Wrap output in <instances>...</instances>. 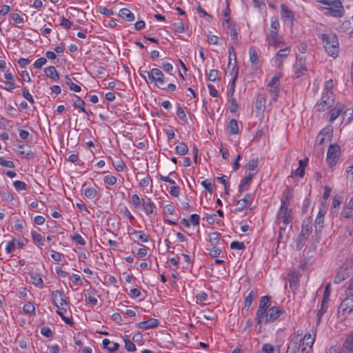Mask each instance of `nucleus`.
Wrapping results in <instances>:
<instances>
[{
	"mask_svg": "<svg viewBox=\"0 0 353 353\" xmlns=\"http://www.w3.org/2000/svg\"><path fill=\"white\" fill-rule=\"evenodd\" d=\"M290 199L291 195L290 191H285L281 198V205L279 208L276 222V223H283L285 225H290V228H291L293 219L292 211L289 208Z\"/></svg>",
	"mask_w": 353,
	"mask_h": 353,
	"instance_id": "nucleus-1",
	"label": "nucleus"
},
{
	"mask_svg": "<svg viewBox=\"0 0 353 353\" xmlns=\"http://www.w3.org/2000/svg\"><path fill=\"white\" fill-rule=\"evenodd\" d=\"M323 48L328 55L336 58L339 54V41L334 34H323L321 35Z\"/></svg>",
	"mask_w": 353,
	"mask_h": 353,
	"instance_id": "nucleus-2",
	"label": "nucleus"
},
{
	"mask_svg": "<svg viewBox=\"0 0 353 353\" xmlns=\"http://www.w3.org/2000/svg\"><path fill=\"white\" fill-rule=\"evenodd\" d=\"M325 6V14L327 16L340 17L343 14L341 0H316Z\"/></svg>",
	"mask_w": 353,
	"mask_h": 353,
	"instance_id": "nucleus-3",
	"label": "nucleus"
},
{
	"mask_svg": "<svg viewBox=\"0 0 353 353\" xmlns=\"http://www.w3.org/2000/svg\"><path fill=\"white\" fill-rule=\"evenodd\" d=\"M282 74L280 71L276 72L268 83V90L273 101H276L280 93V79Z\"/></svg>",
	"mask_w": 353,
	"mask_h": 353,
	"instance_id": "nucleus-4",
	"label": "nucleus"
},
{
	"mask_svg": "<svg viewBox=\"0 0 353 353\" xmlns=\"http://www.w3.org/2000/svg\"><path fill=\"white\" fill-rule=\"evenodd\" d=\"M282 313L283 311L277 307H270L264 312L261 319H259V317L256 319L257 324L261 325L262 323H268L271 321H274L276 320Z\"/></svg>",
	"mask_w": 353,
	"mask_h": 353,
	"instance_id": "nucleus-5",
	"label": "nucleus"
},
{
	"mask_svg": "<svg viewBox=\"0 0 353 353\" xmlns=\"http://www.w3.org/2000/svg\"><path fill=\"white\" fill-rule=\"evenodd\" d=\"M312 231V223L310 219H305L302 224L301 235L297 242V247L301 248L305 241L310 235Z\"/></svg>",
	"mask_w": 353,
	"mask_h": 353,
	"instance_id": "nucleus-6",
	"label": "nucleus"
},
{
	"mask_svg": "<svg viewBox=\"0 0 353 353\" xmlns=\"http://www.w3.org/2000/svg\"><path fill=\"white\" fill-rule=\"evenodd\" d=\"M52 299L57 309L64 310L67 312L68 302L63 292L55 290L52 294Z\"/></svg>",
	"mask_w": 353,
	"mask_h": 353,
	"instance_id": "nucleus-7",
	"label": "nucleus"
},
{
	"mask_svg": "<svg viewBox=\"0 0 353 353\" xmlns=\"http://www.w3.org/2000/svg\"><path fill=\"white\" fill-rule=\"evenodd\" d=\"M340 148L336 145H331L327 154V161L330 166L334 165L339 158Z\"/></svg>",
	"mask_w": 353,
	"mask_h": 353,
	"instance_id": "nucleus-8",
	"label": "nucleus"
},
{
	"mask_svg": "<svg viewBox=\"0 0 353 353\" xmlns=\"http://www.w3.org/2000/svg\"><path fill=\"white\" fill-rule=\"evenodd\" d=\"M312 333L308 332L305 334L302 339L301 353H308L312 349V345L314 342L315 336L314 330H312Z\"/></svg>",
	"mask_w": 353,
	"mask_h": 353,
	"instance_id": "nucleus-9",
	"label": "nucleus"
},
{
	"mask_svg": "<svg viewBox=\"0 0 353 353\" xmlns=\"http://www.w3.org/2000/svg\"><path fill=\"white\" fill-rule=\"evenodd\" d=\"M266 41L269 46L276 48L283 45L282 38L278 34L276 30H271L266 36Z\"/></svg>",
	"mask_w": 353,
	"mask_h": 353,
	"instance_id": "nucleus-10",
	"label": "nucleus"
},
{
	"mask_svg": "<svg viewBox=\"0 0 353 353\" xmlns=\"http://www.w3.org/2000/svg\"><path fill=\"white\" fill-rule=\"evenodd\" d=\"M150 83L155 82L157 86L159 88H162L165 83V77L163 72L158 68H153L150 71Z\"/></svg>",
	"mask_w": 353,
	"mask_h": 353,
	"instance_id": "nucleus-11",
	"label": "nucleus"
},
{
	"mask_svg": "<svg viewBox=\"0 0 353 353\" xmlns=\"http://www.w3.org/2000/svg\"><path fill=\"white\" fill-rule=\"evenodd\" d=\"M334 102L332 91H326L322 97L320 103L318 105L319 111H324L326 108L331 106Z\"/></svg>",
	"mask_w": 353,
	"mask_h": 353,
	"instance_id": "nucleus-12",
	"label": "nucleus"
},
{
	"mask_svg": "<svg viewBox=\"0 0 353 353\" xmlns=\"http://www.w3.org/2000/svg\"><path fill=\"white\" fill-rule=\"evenodd\" d=\"M347 297L341 302L339 309L343 314L350 313L353 310V293L348 292Z\"/></svg>",
	"mask_w": 353,
	"mask_h": 353,
	"instance_id": "nucleus-13",
	"label": "nucleus"
},
{
	"mask_svg": "<svg viewBox=\"0 0 353 353\" xmlns=\"http://www.w3.org/2000/svg\"><path fill=\"white\" fill-rule=\"evenodd\" d=\"M301 334H298L297 335H294L290 343L288 345V350L286 353H296L301 346V343L302 341V338L301 337Z\"/></svg>",
	"mask_w": 353,
	"mask_h": 353,
	"instance_id": "nucleus-14",
	"label": "nucleus"
},
{
	"mask_svg": "<svg viewBox=\"0 0 353 353\" xmlns=\"http://www.w3.org/2000/svg\"><path fill=\"white\" fill-rule=\"evenodd\" d=\"M270 305V299L268 296H263L261 298L259 307L256 311V318L259 317V319L263 318V314L264 312L269 309Z\"/></svg>",
	"mask_w": 353,
	"mask_h": 353,
	"instance_id": "nucleus-15",
	"label": "nucleus"
},
{
	"mask_svg": "<svg viewBox=\"0 0 353 353\" xmlns=\"http://www.w3.org/2000/svg\"><path fill=\"white\" fill-rule=\"evenodd\" d=\"M306 70L305 59L303 58L297 59L294 66V72L296 77H300L303 75Z\"/></svg>",
	"mask_w": 353,
	"mask_h": 353,
	"instance_id": "nucleus-16",
	"label": "nucleus"
},
{
	"mask_svg": "<svg viewBox=\"0 0 353 353\" xmlns=\"http://www.w3.org/2000/svg\"><path fill=\"white\" fill-rule=\"evenodd\" d=\"M254 199V196L251 194H247L244 198L238 201L236 203L237 210H243L248 204L251 203Z\"/></svg>",
	"mask_w": 353,
	"mask_h": 353,
	"instance_id": "nucleus-17",
	"label": "nucleus"
},
{
	"mask_svg": "<svg viewBox=\"0 0 353 353\" xmlns=\"http://www.w3.org/2000/svg\"><path fill=\"white\" fill-rule=\"evenodd\" d=\"M159 324V321L156 319H150L148 321L139 322L137 327L139 329L148 330L155 327Z\"/></svg>",
	"mask_w": 353,
	"mask_h": 353,
	"instance_id": "nucleus-18",
	"label": "nucleus"
},
{
	"mask_svg": "<svg viewBox=\"0 0 353 353\" xmlns=\"http://www.w3.org/2000/svg\"><path fill=\"white\" fill-rule=\"evenodd\" d=\"M290 49L288 47H286L283 49L280 50L276 54L275 61L278 66H280L285 58H286L290 54Z\"/></svg>",
	"mask_w": 353,
	"mask_h": 353,
	"instance_id": "nucleus-19",
	"label": "nucleus"
},
{
	"mask_svg": "<svg viewBox=\"0 0 353 353\" xmlns=\"http://www.w3.org/2000/svg\"><path fill=\"white\" fill-rule=\"evenodd\" d=\"M350 276V272L345 268H341L339 270L338 272L336 273L334 282L335 283H340L344 280H345L347 278H348Z\"/></svg>",
	"mask_w": 353,
	"mask_h": 353,
	"instance_id": "nucleus-20",
	"label": "nucleus"
},
{
	"mask_svg": "<svg viewBox=\"0 0 353 353\" xmlns=\"http://www.w3.org/2000/svg\"><path fill=\"white\" fill-rule=\"evenodd\" d=\"M221 234L217 232H211L208 234V241L211 247L221 246Z\"/></svg>",
	"mask_w": 353,
	"mask_h": 353,
	"instance_id": "nucleus-21",
	"label": "nucleus"
},
{
	"mask_svg": "<svg viewBox=\"0 0 353 353\" xmlns=\"http://www.w3.org/2000/svg\"><path fill=\"white\" fill-rule=\"evenodd\" d=\"M250 61L253 65H258L259 64V56L256 49L251 47L249 50Z\"/></svg>",
	"mask_w": 353,
	"mask_h": 353,
	"instance_id": "nucleus-22",
	"label": "nucleus"
},
{
	"mask_svg": "<svg viewBox=\"0 0 353 353\" xmlns=\"http://www.w3.org/2000/svg\"><path fill=\"white\" fill-rule=\"evenodd\" d=\"M288 281L290 282V287L292 290H295L297 288L298 284V274L295 270H292L288 275Z\"/></svg>",
	"mask_w": 353,
	"mask_h": 353,
	"instance_id": "nucleus-23",
	"label": "nucleus"
},
{
	"mask_svg": "<svg viewBox=\"0 0 353 353\" xmlns=\"http://www.w3.org/2000/svg\"><path fill=\"white\" fill-rule=\"evenodd\" d=\"M330 133L328 129H323L316 137V143L319 145L323 144L325 140H330Z\"/></svg>",
	"mask_w": 353,
	"mask_h": 353,
	"instance_id": "nucleus-24",
	"label": "nucleus"
},
{
	"mask_svg": "<svg viewBox=\"0 0 353 353\" xmlns=\"http://www.w3.org/2000/svg\"><path fill=\"white\" fill-rule=\"evenodd\" d=\"M252 177L253 174H249L243 179L239 188V191L240 193H242L243 192L248 190V186L252 179Z\"/></svg>",
	"mask_w": 353,
	"mask_h": 353,
	"instance_id": "nucleus-25",
	"label": "nucleus"
},
{
	"mask_svg": "<svg viewBox=\"0 0 353 353\" xmlns=\"http://www.w3.org/2000/svg\"><path fill=\"white\" fill-rule=\"evenodd\" d=\"M343 349L345 351L348 352H353V331L350 333V334L347 337L345 341L343 346Z\"/></svg>",
	"mask_w": 353,
	"mask_h": 353,
	"instance_id": "nucleus-26",
	"label": "nucleus"
},
{
	"mask_svg": "<svg viewBox=\"0 0 353 353\" xmlns=\"http://www.w3.org/2000/svg\"><path fill=\"white\" fill-rule=\"evenodd\" d=\"M103 345L105 348L110 352H114L118 350L119 345L117 343L111 342L109 339H105L103 340Z\"/></svg>",
	"mask_w": 353,
	"mask_h": 353,
	"instance_id": "nucleus-27",
	"label": "nucleus"
},
{
	"mask_svg": "<svg viewBox=\"0 0 353 353\" xmlns=\"http://www.w3.org/2000/svg\"><path fill=\"white\" fill-rule=\"evenodd\" d=\"M45 74L50 79L57 81L59 79V74L54 66H50L45 69Z\"/></svg>",
	"mask_w": 353,
	"mask_h": 353,
	"instance_id": "nucleus-28",
	"label": "nucleus"
},
{
	"mask_svg": "<svg viewBox=\"0 0 353 353\" xmlns=\"http://www.w3.org/2000/svg\"><path fill=\"white\" fill-rule=\"evenodd\" d=\"M119 16L128 21H132L134 19V14L127 8L120 10Z\"/></svg>",
	"mask_w": 353,
	"mask_h": 353,
	"instance_id": "nucleus-29",
	"label": "nucleus"
},
{
	"mask_svg": "<svg viewBox=\"0 0 353 353\" xmlns=\"http://www.w3.org/2000/svg\"><path fill=\"white\" fill-rule=\"evenodd\" d=\"M266 96L265 94H259L256 101V108L259 110H263L265 106Z\"/></svg>",
	"mask_w": 353,
	"mask_h": 353,
	"instance_id": "nucleus-30",
	"label": "nucleus"
},
{
	"mask_svg": "<svg viewBox=\"0 0 353 353\" xmlns=\"http://www.w3.org/2000/svg\"><path fill=\"white\" fill-rule=\"evenodd\" d=\"M31 281L32 283L35 285L40 288L43 287V282L41 276L39 274H31Z\"/></svg>",
	"mask_w": 353,
	"mask_h": 353,
	"instance_id": "nucleus-31",
	"label": "nucleus"
},
{
	"mask_svg": "<svg viewBox=\"0 0 353 353\" xmlns=\"http://www.w3.org/2000/svg\"><path fill=\"white\" fill-rule=\"evenodd\" d=\"M343 110L341 108H332L329 112V121L332 122L338 118Z\"/></svg>",
	"mask_w": 353,
	"mask_h": 353,
	"instance_id": "nucleus-32",
	"label": "nucleus"
},
{
	"mask_svg": "<svg viewBox=\"0 0 353 353\" xmlns=\"http://www.w3.org/2000/svg\"><path fill=\"white\" fill-rule=\"evenodd\" d=\"M229 132L232 134H236L239 133V125L238 122L235 119H232L228 126Z\"/></svg>",
	"mask_w": 353,
	"mask_h": 353,
	"instance_id": "nucleus-33",
	"label": "nucleus"
},
{
	"mask_svg": "<svg viewBox=\"0 0 353 353\" xmlns=\"http://www.w3.org/2000/svg\"><path fill=\"white\" fill-rule=\"evenodd\" d=\"M281 17L284 19H288L291 20L293 19L292 12L288 9V8L285 5H281Z\"/></svg>",
	"mask_w": 353,
	"mask_h": 353,
	"instance_id": "nucleus-34",
	"label": "nucleus"
},
{
	"mask_svg": "<svg viewBox=\"0 0 353 353\" xmlns=\"http://www.w3.org/2000/svg\"><path fill=\"white\" fill-rule=\"evenodd\" d=\"M86 339V336L83 333L79 332L74 336V341L76 345L82 347L83 341Z\"/></svg>",
	"mask_w": 353,
	"mask_h": 353,
	"instance_id": "nucleus-35",
	"label": "nucleus"
},
{
	"mask_svg": "<svg viewBox=\"0 0 353 353\" xmlns=\"http://www.w3.org/2000/svg\"><path fill=\"white\" fill-rule=\"evenodd\" d=\"M353 118V110L350 111V110H346L342 116L343 123L347 124L351 121Z\"/></svg>",
	"mask_w": 353,
	"mask_h": 353,
	"instance_id": "nucleus-36",
	"label": "nucleus"
},
{
	"mask_svg": "<svg viewBox=\"0 0 353 353\" xmlns=\"http://www.w3.org/2000/svg\"><path fill=\"white\" fill-rule=\"evenodd\" d=\"M263 351L264 353H279V348L270 345L269 343L264 344L263 346Z\"/></svg>",
	"mask_w": 353,
	"mask_h": 353,
	"instance_id": "nucleus-37",
	"label": "nucleus"
},
{
	"mask_svg": "<svg viewBox=\"0 0 353 353\" xmlns=\"http://www.w3.org/2000/svg\"><path fill=\"white\" fill-rule=\"evenodd\" d=\"M176 151L179 155H185L188 152V148L185 143H180L176 146Z\"/></svg>",
	"mask_w": 353,
	"mask_h": 353,
	"instance_id": "nucleus-38",
	"label": "nucleus"
},
{
	"mask_svg": "<svg viewBox=\"0 0 353 353\" xmlns=\"http://www.w3.org/2000/svg\"><path fill=\"white\" fill-rule=\"evenodd\" d=\"M74 106L79 109H80L82 112H85L88 115V112L86 111L84 107V101L79 97H76V99L74 102Z\"/></svg>",
	"mask_w": 353,
	"mask_h": 353,
	"instance_id": "nucleus-39",
	"label": "nucleus"
},
{
	"mask_svg": "<svg viewBox=\"0 0 353 353\" xmlns=\"http://www.w3.org/2000/svg\"><path fill=\"white\" fill-rule=\"evenodd\" d=\"M327 308V303L322 302L321 303V307L320 310L318 311L317 315H316L317 323L318 324L321 321L323 315L326 312Z\"/></svg>",
	"mask_w": 353,
	"mask_h": 353,
	"instance_id": "nucleus-40",
	"label": "nucleus"
},
{
	"mask_svg": "<svg viewBox=\"0 0 353 353\" xmlns=\"http://www.w3.org/2000/svg\"><path fill=\"white\" fill-rule=\"evenodd\" d=\"M237 75H238V69L236 68L234 76V77L232 80V82L230 83V88L229 89V90L228 92V95L229 97H232V95L234 94V88H235V81L237 78Z\"/></svg>",
	"mask_w": 353,
	"mask_h": 353,
	"instance_id": "nucleus-41",
	"label": "nucleus"
},
{
	"mask_svg": "<svg viewBox=\"0 0 353 353\" xmlns=\"http://www.w3.org/2000/svg\"><path fill=\"white\" fill-rule=\"evenodd\" d=\"M123 341L125 342V349L129 352H133L136 350L135 345L128 338V336L123 337Z\"/></svg>",
	"mask_w": 353,
	"mask_h": 353,
	"instance_id": "nucleus-42",
	"label": "nucleus"
},
{
	"mask_svg": "<svg viewBox=\"0 0 353 353\" xmlns=\"http://www.w3.org/2000/svg\"><path fill=\"white\" fill-rule=\"evenodd\" d=\"M221 246L211 247V248L209 249V254L212 257H217L221 254Z\"/></svg>",
	"mask_w": 353,
	"mask_h": 353,
	"instance_id": "nucleus-43",
	"label": "nucleus"
},
{
	"mask_svg": "<svg viewBox=\"0 0 353 353\" xmlns=\"http://www.w3.org/2000/svg\"><path fill=\"white\" fill-rule=\"evenodd\" d=\"M143 205L145 212L148 214H152L153 212L152 203L150 199H148L147 201L143 199Z\"/></svg>",
	"mask_w": 353,
	"mask_h": 353,
	"instance_id": "nucleus-44",
	"label": "nucleus"
},
{
	"mask_svg": "<svg viewBox=\"0 0 353 353\" xmlns=\"http://www.w3.org/2000/svg\"><path fill=\"white\" fill-rule=\"evenodd\" d=\"M258 165H259V159L258 158H254V159L250 160L247 165L248 169L250 171L255 170L258 168Z\"/></svg>",
	"mask_w": 353,
	"mask_h": 353,
	"instance_id": "nucleus-45",
	"label": "nucleus"
},
{
	"mask_svg": "<svg viewBox=\"0 0 353 353\" xmlns=\"http://www.w3.org/2000/svg\"><path fill=\"white\" fill-rule=\"evenodd\" d=\"M31 236L33 241L39 243L40 245H43V238L40 234L37 233L36 231L32 230L31 232Z\"/></svg>",
	"mask_w": 353,
	"mask_h": 353,
	"instance_id": "nucleus-46",
	"label": "nucleus"
},
{
	"mask_svg": "<svg viewBox=\"0 0 353 353\" xmlns=\"http://www.w3.org/2000/svg\"><path fill=\"white\" fill-rule=\"evenodd\" d=\"M176 115L179 117V118L181 121H183L185 123L188 122V119H187L186 114H185L183 109L182 108V107L180 105H178V107H177Z\"/></svg>",
	"mask_w": 353,
	"mask_h": 353,
	"instance_id": "nucleus-47",
	"label": "nucleus"
},
{
	"mask_svg": "<svg viewBox=\"0 0 353 353\" xmlns=\"http://www.w3.org/2000/svg\"><path fill=\"white\" fill-rule=\"evenodd\" d=\"M208 79L210 81H216L219 79V72L216 70H211L208 74Z\"/></svg>",
	"mask_w": 353,
	"mask_h": 353,
	"instance_id": "nucleus-48",
	"label": "nucleus"
},
{
	"mask_svg": "<svg viewBox=\"0 0 353 353\" xmlns=\"http://www.w3.org/2000/svg\"><path fill=\"white\" fill-rule=\"evenodd\" d=\"M13 185L16 188L17 190H27V185L21 181H15L13 182Z\"/></svg>",
	"mask_w": 353,
	"mask_h": 353,
	"instance_id": "nucleus-49",
	"label": "nucleus"
},
{
	"mask_svg": "<svg viewBox=\"0 0 353 353\" xmlns=\"http://www.w3.org/2000/svg\"><path fill=\"white\" fill-rule=\"evenodd\" d=\"M330 288H331L330 283H328L326 285L322 302L328 303L329 298H330V293H331Z\"/></svg>",
	"mask_w": 353,
	"mask_h": 353,
	"instance_id": "nucleus-50",
	"label": "nucleus"
},
{
	"mask_svg": "<svg viewBox=\"0 0 353 353\" xmlns=\"http://www.w3.org/2000/svg\"><path fill=\"white\" fill-rule=\"evenodd\" d=\"M19 137L21 139L26 140L28 141H32V137L29 134V132L23 130H19Z\"/></svg>",
	"mask_w": 353,
	"mask_h": 353,
	"instance_id": "nucleus-51",
	"label": "nucleus"
},
{
	"mask_svg": "<svg viewBox=\"0 0 353 353\" xmlns=\"http://www.w3.org/2000/svg\"><path fill=\"white\" fill-rule=\"evenodd\" d=\"M134 234L137 236L138 240L146 243L148 241L147 235L143 231H135Z\"/></svg>",
	"mask_w": 353,
	"mask_h": 353,
	"instance_id": "nucleus-52",
	"label": "nucleus"
},
{
	"mask_svg": "<svg viewBox=\"0 0 353 353\" xmlns=\"http://www.w3.org/2000/svg\"><path fill=\"white\" fill-rule=\"evenodd\" d=\"M23 97L26 99L30 103H34V101L32 96L30 94L29 90L26 88H22Z\"/></svg>",
	"mask_w": 353,
	"mask_h": 353,
	"instance_id": "nucleus-53",
	"label": "nucleus"
},
{
	"mask_svg": "<svg viewBox=\"0 0 353 353\" xmlns=\"http://www.w3.org/2000/svg\"><path fill=\"white\" fill-rule=\"evenodd\" d=\"M15 246H16V243H15V240L14 239H13L11 241H9L7 243V245L6 247V253L7 254L12 253L14 251Z\"/></svg>",
	"mask_w": 353,
	"mask_h": 353,
	"instance_id": "nucleus-54",
	"label": "nucleus"
},
{
	"mask_svg": "<svg viewBox=\"0 0 353 353\" xmlns=\"http://www.w3.org/2000/svg\"><path fill=\"white\" fill-rule=\"evenodd\" d=\"M23 310L25 313L30 314L34 312L35 308L31 303H28L23 305Z\"/></svg>",
	"mask_w": 353,
	"mask_h": 353,
	"instance_id": "nucleus-55",
	"label": "nucleus"
},
{
	"mask_svg": "<svg viewBox=\"0 0 353 353\" xmlns=\"http://www.w3.org/2000/svg\"><path fill=\"white\" fill-rule=\"evenodd\" d=\"M104 182L110 185H114L117 183V178L112 175H107L104 177Z\"/></svg>",
	"mask_w": 353,
	"mask_h": 353,
	"instance_id": "nucleus-56",
	"label": "nucleus"
},
{
	"mask_svg": "<svg viewBox=\"0 0 353 353\" xmlns=\"http://www.w3.org/2000/svg\"><path fill=\"white\" fill-rule=\"evenodd\" d=\"M72 239L74 241L81 245H84L86 243L84 239L77 233L74 234Z\"/></svg>",
	"mask_w": 353,
	"mask_h": 353,
	"instance_id": "nucleus-57",
	"label": "nucleus"
},
{
	"mask_svg": "<svg viewBox=\"0 0 353 353\" xmlns=\"http://www.w3.org/2000/svg\"><path fill=\"white\" fill-rule=\"evenodd\" d=\"M71 281L76 285H81L83 284V281L80 275L77 274H73L72 275Z\"/></svg>",
	"mask_w": 353,
	"mask_h": 353,
	"instance_id": "nucleus-58",
	"label": "nucleus"
},
{
	"mask_svg": "<svg viewBox=\"0 0 353 353\" xmlns=\"http://www.w3.org/2000/svg\"><path fill=\"white\" fill-rule=\"evenodd\" d=\"M230 248L231 249L241 250L245 248V245L243 242L233 241L230 244Z\"/></svg>",
	"mask_w": 353,
	"mask_h": 353,
	"instance_id": "nucleus-59",
	"label": "nucleus"
},
{
	"mask_svg": "<svg viewBox=\"0 0 353 353\" xmlns=\"http://www.w3.org/2000/svg\"><path fill=\"white\" fill-rule=\"evenodd\" d=\"M229 98H230V105H231L230 110L232 112H234L238 110L239 105L235 99L232 98V97H229Z\"/></svg>",
	"mask_w": 353,
	"mask_h": 353,
	"instance_id": "nucleus-60",
	"label": "nucleus"
},
{
	"mask_svg": "<svg viewBox=\"0 0 353 353\" xmlns=\"http://www.w3.org/2000/svg\"><path fill=\"white\" fill-rule=\"evenodd\" d=\"M254 299V296L252 294V292H250L245 298V303H244V305H245V307L246 308L247 307V310H249V307L252 303V302L253 301V300Z\"/></svg>",
	"mask_w": 353,
	"mask_h": 353,
	"instance_id": "nucleus-61",
	"label": "nucleus"
},
{
	"mask_svg": "<svg viewBox=\"0 0 353 353\" xmlns=\"http://www.w3.org/2000/svg\"><path fill=\"white\" fill-rule=\"evenodd\" d=\"M173 26L176 32L179 33H183L185 32V26L181 21L174 23Z\"/></svg>",
	"mask_w": 353,
	"mask_h": 353,
	"instance_id": "nucleus-62",
	"label": "nucleus"
},
{
	"mask_svg": "<svg viewBox=\"0 0 353 353\" xmlns=\"http://www.w3.org/2000/svg\"><path fill=\"white\" fill-rule=\"evenodd\" d=\"M46 62H47V60L46 58L41 57L34 61L33 65L36 68H41L43 65H45L46 63Z\"/></svg>",
	"mask_w": 353,
	"mask_h": 353,
	"instance_id": "nucleus-63",
	"label": "nucleus"
},
{
	"mask_svg": "<svg viewBox=\"0 0 353 353\" xmlns=\"http://www.w3.org/2000/svg\"><path fill=\"white\" fill-rule=\"evenodd\" d=\"M41 334L46 337H51L52 336V332L48 327L44 326L41 328Z\"/></svg>",
	"mask_w": 353,
	"mask_h": 353,
	"instance_id": "nucleus-64",
	"label": "nucleus"
}]
</instances>
